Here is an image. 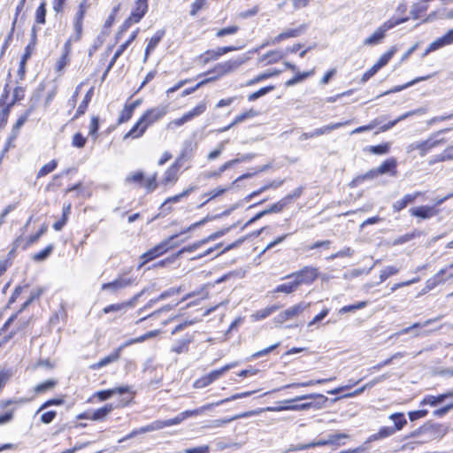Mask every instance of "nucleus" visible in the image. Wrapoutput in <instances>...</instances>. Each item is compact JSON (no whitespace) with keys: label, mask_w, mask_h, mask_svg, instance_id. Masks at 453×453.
Instances as JSON below:
<instances>
[{"label":"nucleus","mask_w":453,"mask_h":453,"mask_svg":"<svg viewBox=\"0 0 453 453\" xmlns=\"http://www.w3.org/2000/svg\"><path fill=\"white\" fill-rule=\"evenodd\" d=\"M178 236V234H173L170 236L168 239L163 241L153 249L150 250L142 256V259H143L142 263L140 265V267L142 266L147 262L153 260L158 256L164 254L168 250L173 249L178 246V243L173 242V240Z\"/></svg>","instance_id":"1"},{"label":"nucleus","mask_w":453,"mask_h":453,"mask_svg":"<svg viewBox=\"0 0 453 453\" xmlns=\"http://www.w3.org/2000/svg\"><path fill=\"white\" fill-rule=\"evenodd\" d=\"M212 408H213V404H208L207 403V404L203 405V406H201V407H199L197 409H195V410H189V411H182V412L178 414L173 418H170V419H166V420H161V423L163 424L162 426L164 428V427H166V426L179 425L183 420H185V419H187L188 418L203 415L205 411L212 410Z\"/></svg>","instance_id":"2"},{"label":"nucleus","mask_w":453,"mask_h":453,"mask_svg":"<svg viewBox=\"0 0 453 453\" xmlns=\"http://www.w3.org/2000/svg\"><path fill=\"white\" fill-rule=\"evenodd\" d=\"M319 275V270L313 266H305L302 270L292 273L285 277V279H295L297 286L302 284H311Z\"/></svg>","instance_id":"3"},{"label":"nucleus","mask_w":453,"mask_h":453,"mask_svg":"<svg viewBox=\"0 0 453 453\" xmlns=\"http://www.w3.org/2000/svg\"><path fill=\"white\" fill-rule=\"evenodd\" d=\"M446 142V140L441 138V139H436L435 137H430L428 138L427 140L426 141H423V142H412L411 144H409L407 147H406V152L407 153H411L414 150H418L419 151V155L421 157H424L426 155V153L428 151H430L432 149L441 145V144H443Z\"/></svg>","instance_id":"4"},{"label":"nucleus","mask_w":453,"mask_h":453,"mask_svg":"<svg viewBox=\"0 0 453 453\" xmlns=\"http://www.w3.org/2000/svg\"><path fill=\"white\" fill-rule=\"evenodd\" d=\"M310 305L311 303L305 302H301L296 305H293L279 313L274 318V322L276 324L281 325L288 320H291L298 317L300 314H302L305 310H307L310 307Z\"/></svg>","instance_id":"5"},{"label":"nucleus","mask_w":453,"mask_h":453,"mask_svg":"<svg viewBox=\"0 0 453 453\" xmlns=\"http://www.w3.org/2000/svg\"><path fill=\"white\" fill-rule=\"evenodd\" d=\"M247 60L248 58L246 57H239L235 59L219 63L216 65L212 70L209 71L208 73H215L217 74V77L224 76L238 69Z\"/></svg>","instance_id":"6"},{"label":"nucleus","mask_w":453,"mask_h":453,"mask_svg":"<svg viewBox=\"0 0 453 453\" xmlns=\"http://www.w3.org/2000/svg\"><path fill=\"white\" fill-rule=\"evenodd\" d=\"M89 7L90 4H88V0L81 1L78 6V10L73 18V40L75 42H79L81 38L83 19Z\"/></svg>","instance_id":"7"},{"label":"nucleus","mask_w":453,"mask_h":453,"mask_svg":"<svg viewBox=\"0 0 453 453\" xmlns=\"http://www.w3.org/2000/svg\"><path fill=\"white\" fill-rule=\"evenodd\" d=\"M406 19H401L395 21H387L383 23L380 27H379L375 32L369 37H367L364 44L365 45H375L380 43L383 38L385 37V34L389 29L393 28L395 26L399 25L403 22H404Z\"/></svg>","instance_id":"8"},{"label":"nucleus","mask_w":453,"mask_h":453,"mask_svg":"<svg viewBox=\"0 0 453 453\" xmlns=\"http://www.w3.org/2000/svg\"><path fill=\"white\" fill-rule=\"evenodd\" d=\"M232 367H234V365H226L222 368L219 370L212 371L209 374L196 380L194 383V387L196 388H202L204 387L209 386L211 383H212L214 380L221 377L226 372L230 370Z\"/></svg>","instance_id":"9"},{"label":"nucleus","mask_w":453,"mask_h":453,"mask_svg":"<svg viewBox=\"0 0 453 453\" xmlns=\"http://www.w3.org/2000/svg\"><path fill=\"white\" fill-rule=\"evenodd\" d=\"M134 283V279L127 277L123 274L119 276L113 281L104 283L102 285V290H110L111 293H117L118 291L126 288Z\"/></svg>","instance_id":"10"},{"label":"nucleus","mask_w":453,"mask_h":453,"mask_svg":"<svg viewBox=\"0 0 453 453\" xmlns=\"http://www.w3.org/2000/svg\"><path fill=\"white\" fill-rule=\"evenodd\" d=\"M167 109L165 106H157L146 111L141 117L146 128L158 121L166 114Z\"/></svg>","instance_id":"11"},{"label":"nucleus","mask_w":453,"mask_h":453,"mask_svg":"<svg viewBox=\"0 0 453 453\" xmlns=\"http://www.w3.org/2000/svg\"><path fill=\"white\" fill-rule=\"evenodd\" d=\"M239 48L234 46L219 47L216 50H207L203 55L201 56V59L203 64H207L210 61L217 60L219 58L233 50H237Z\"/></svg>","instance_id":"12"},{"label":"nucleus","mask_w":453,"mask_h":453,"mask_svg":"<svg viewBox=\"0 0 453 453\" xmlns=\"http://www.w3.org/2000/svg\"><path fill=\"white\" fill-rule=\"evenodd\" d=\"M453 44V28L449 29L445 35L441 37L432 42L428 48L426 49L425 54H428L429 52L437 50L445 46Z\"/></svg>","instance_id":"13"},{"label":"nucleus","mask_w":453,"mask_h":453,"mask_svg":"<svg viewBox=\"0 0 453 453\" xmlns=\"http://www.w3.org/2000/svg\"><path fill=\"white\" fill-rule=\"evenodd\" d=\"M411 215L422 219H427L438 214L439 211L434 206L422 205L410 210Z\"/></svg>","instance_id":"14"},{"label":"nucleus","mask_w":453,"mask_h":453,"mask_svg":"<svg viewBox=\"0 0 453 453\" xmlns=\"http://www.w3.org/2000/svg\"><path fill=\"white\" fill-rule=\"evenodd\" d=\"M124 349V346H119L117 349H115L113 352H111L110 355L103 357L100 361L97 363H95L89 366L92 370H97L102 367H104L113 362H116L119 359L121 351Z\"/></svg>","instance_id":"15"},{"label":"nucleus","mask_w":453,"mask_h":453,"mask_svg":"<svg viewBox=\"0 0 453 453\" xmlns=\"http://www.w3.org/2000/svg\"><path fill=\"white\" fill-rule=\"evenodd\" d=\"M305 29H306V26L305 25H301V26H299V27H297L296 28H292V29H289V28L286 29L282 33L279 34L276 37L272 39V43L273 44H278L279 42H280L283 40H286V39H288V38L297 37L301 34H303Z\"/></svg>","instance_id":"16"},{"label":"nucleus","mask_w":453,"mask_h":453,"mask_svg":"<svg viewBox=\"0 0 453 453\" xmlns=\"http://www.w3.org/2000/svg\"><path fill=\"white\" fill-rule=\"evenodd\" d=\"M423 193L420 191L414 192L412 194H406L403 196V198L395 201L392 208L394 211L398 212L402 210H403L405 207H407L410 203H412L415 202V200L421 196Z\"/></svg>","instance_id":"17"},{"label":"nucleus","mask_w":453,"mask_h":453,"mask_svg":"<svg viewBox=\"0 0 453 453\" xmlns=\"http://www.w3.org/2000/svg\"><path fill=\"white\" fill-rule=\"evenodd\" d=\"M424 431L431 434L433 439H441L449 432V426L442 424H429L423 426Z\"/></svg>","instance_id":"18"},{"label":"nucleus","mask_w":453,"mask_h":453,"mask_svg":"<svg viewBox=\"0 0 453 453\" xmlns=\"http://www.w3.org/2000/svg\"><path fill=\"white\" fill-rule=\"evenodd\" d=\"M181 165H180L179 163H173L165 172L164 174V178L162 180V183L164 185H167L169 183L173 184L175 183L179 179V171L180 169Z\"/></svg>","instance_id":"19"},{"label":"nucleus","mask_w":453,"mask_h":453,"mask_svg":"<svg viewBox=\"0 0 453 453\" xmlns=\"http://www.w3.org/2000/svg\"><path fill=\"white\" fill-rule=\"evenodd\" d=\"M284 58L282 51L274 50H271L258 58V63L265 65H273L279 62Z\"/></svg>","instance_id":"20"},{"label":"nucleus","mask_w":453,"mask_h":453,"mask_svg":"<svg viewBox=\"0 0 453 453\" xmlns=\"http://www.w3.org/2000/svg\"><path fill=\"white\" fill-rule=\"evenodd\" d=\"M252 174L251 173H244L242 175H241L239 178H237L230 187L228 188H214L213 190H211L210 193H208L207 195L209 196V198L204 202L200 206H203L207 202H209L210 200H212L214 198H216L217 196H219L223 194H225L234 183L238 182L239 180H244V179H248L250 177H251Z\"/></svg>","instance_id":"21"},{"label":"nucleus","mask_w":453,"mask_h":453,"mask_svg":"<svg viewBox=\"0 0 453 453\" xmlns=\"http://www.w3.org/2000/svg\"><path fill=\"white\" fill-rule=\"evenodd\" d=\"M148 10L147 0H136L135 8L131 12V19H134V22H139L142 18L145 15Z\"/></svg>","instance_id":"22"},{"label":"nucleus","mask_w":453,"mask_h":453,"mask_svg":"<svg viewBox=\"0 0 453 453\" xmlns=\"http://www.w3.org/2000/svg\"><path fill=\"white\" fill-rule=\"evenodd\" d=\"M395 434V430L392 426H382L379 429V431L373 434H371L367 440L366 443L380 441L390 437Z\"/></svg>","instance_id":"23"},{"label":"nucleus","mask_w":453,"mask_h":453,"mask_svg":"<svg viewBox=\"0 0 453 453\" xmlns=\"http://www.w3.org/2000/svg\"><path fill=\"white\" fill-rule=\"evenodd\" d=\"M164 35H165V32L163 30H158L149 40L148 45L145 49V54H144V58H143L144 63L148 60V58H149L150 52L157 46V44L163 38Z\"/></svg>","instance_id":"24"},{"label":"nucleus","mask_w":453,"mask_h":453,"mask_svg":"<svg viewBox=\"0 0 453 453\" xmlns=\"http://www.w3.org/2000/svg\"><path fill=\"white\" fill-rule=\"evenodd\" d=\"M397 162L395 158H389L384 161L379 167H377V173L379 175L390 173L393 176L396 174Z\"/></svg>","instance_id":"25"},{"label":"nucleus","mask_w":453,"mask_h":453,"mask_svg":"<svg viewBox=\"0 0 453 453\" xmlns=\"http://www.w3.org/2000/svg\"><path fill=\"white\" fill-rule=\"evenodd\" d=\"M313 406L312 403H303L301 404L284 405L279 407H267L265 411H306Z\"/></svg>","instance_id":"26"},{"label":"nucleus","mask_w":453,"mask_h":453,"mask_svg":"<svg viewBox=\"0 0 453 453\" xmlns=\"http://www.w3.org/2000/svg\"><path fill=\"white\" fill-rule=\"evenodd\" d=\"M453 396V391L439 395L437 396L434 395H426L420 403L421 405H431L436 406L444 402L445 399Z\"/></svg>","instance_id":"27"},{"label":"nucleus","mask_w":453,"mask_h":453,"mask_svg":"<svg viewBox=\"0 0 453 453\" xmlns=\"http://www.w3.org/2000/svg\"><path fill=\"white\" fill-rule=\"evenodd\" d=\"M350 121L347 120L345 122H337V123H332L328 124L326 126L321 127L319 128H316L314 131L311 132V136H320L326 134L330 133L333 130L338 129L345 125H348Z\"/></svg>","instance_id":"28"},{"label":"nucleus","mask_w":453,"mask_h":453,"mask_svg":"<svg viewBox=\"0 0 453 453\" xmlns=\"http://www.w3.org/2000/svg\"><path fill=\"white\" fill-rule=\"evenodd\" d=\"M146 130V126H144L143 121H142L140 119L137 123L131 128V130L124 135L123 139L126 140L127 138H139L143 135Z\"/></svg>","instance_id":"29"},{"label":"nucleus","mask_w":453,"mask_h":453,"mask_svg":"<svg viewBox=\"0 0 453 453\" xmlns=\"http://www.w3.org/2000/svg\"><path fill=\"white\" fill-rule=\"evenodd\" d=\"M257 111H254V110L250 109V110H249V111H245V112L242 113V114L238 115V116L235 118V119H234V120L230 125H228L227 127H225L221 128V129L219 130V132H225V131H227V130H229L231 127H234L235 125H237V124H239V123H242V122H243V121H244V120H246V119H251V118H253V117L257 116Z\"/></svg>","instance_id":"30"},{"label":"nucleus","mask_w":453,"mask_h":453,"mask_svg":"<svg viewBox=\"0 0 453 453\" xmlns=\"http://www.w3.org/2000/svg\"><path fill=\"white\" fill-rule=\"evenodd\" d=\"M389 419L394 421L395 426H392L395 432L402 430L407 424L404 414L402 412H395L389 416Z\"/></svg>","instance_id":"31"},{"label":"nucleus","mask_w":453,"mask_h":453,"mask_svg":"<svg viewBox=\"0 0 453 453\" xmlns=\"http://www.w3.org/2000/svg\"><path fill=\"white\" fill-rule=\"evenodd\" d=\"M334 379V378H328V379H319V380H311L304 381V382H295V383L288 384V385L282 387V388H298V387H310V386H313L315 384H324L326 382L333 380Z\"/></svg>","instance_id":"32"},{"label":"nucleus","mask_w":453,"mask_h":453,"mask_svg":"<svg viewBox=\"0 0 453 453\" xmlns=\"http://www.w3.org/2000/svg\"><path fill=\"white\" fill-rule=\"evenodd\" d=\"M113 407L111 404H106L105 406L96 410L90 417H87V419L91 420H101L104 418L111 411Z\"/></svg>","instance_id":"33"},{"label":"nucleus","mask_w":453,"mask_h":453,"mask_svg":"<svg viewBox=\"0 0 453 453\" xmlns=\"http://www.w3.org/2000/svg\"><path fill=\"white\" fill-rule=\"evenodd\" d=\"M253 414L252 411L250 412H245V413H242V414H240V415H237V416H234L233 418H219V419H215V420H212L211 421V424L209 426L210 427H212V428H215V427H221L223 426H225L226 424L233 421V420H235L237 418H246V417H249L250 415Z\"/></svg>","instance_id":"34"},{"label":"nucleus","mask_w":453,"mask_h":453,"mask_svg":"<svg viewBox=\"0 0 453 453\" xmlns=\"http://www.w3.org/2000/svg\"><path fill=\"white\" fill-rule=\"evenodd\" d=\"M440 318H435V319H427L426 320L425 322L423 323H420V322H417V323H414L413 325H411V326H408V327H405V328H403L402 330H400L399 332H397L395 334L396 335H402V334H406L408 333H410L412 329H415V328H421V327H425V326H429L430 324L435 322V321H438Z\"/></svg>","instance_id":"35"},{"label":"nucleus","mask_w":453,"mask_h":453,"mask_svg":"<svg viewBox=\"0 0 453 453\" xmlns=\"http://www.w3.org/2000/svg\"><path fill=\"white\" fill-rule=\"evenodd\" d=\"M192 342L191 338L182 339L177 342L172 348L171 351L176 354L186 353L188 351V345Z\"/></svg>","instance_id":"36"},{"label":"nucleus","mask_w":453,"mask_h":453,"mask_svg":"<svg viewBox=\"0 0 453 453\" xmlns=\"http://www.w3.org/2000/svg\"><path fill=\"white\" fill-rule=\"evenodd\" d=\"M293 280L292 281H289V282H287V283H283V284H280L279 286L276 287V288L273 290L274 293H285V294H291L293 292H295L298 286H297V283L296 282L295 279H292Z\"/></svg>","instance_id":"37"},{"label":"nucleus","mask_w":453,"mask_h":453,"mask_svg":"<svg viewBox=\"0 0 453 453\" xmlns=\"http://www.w3.org/2000/svg\"><path fill=\"white\" fill-rule=\"evenodd\" d=\"M377 176H379V173H377V168L371 169L370 171H368L365 174L357 176L352 180L351 186L352 187L357 186V185L361 184L363 181H365V180H372V179L376 178Z\"/></svg>","instance_id":"38"},{"label":"nucleus","mask_w":453,"mask_h":453,"mask_svg":"<svg viewBox=\"0 0 453 453\" xmlns=\"http://www.w3.org/2000/svg\"><path fill=\"white\" fill-rule=\"evenodd\" d=\"M93 92H94V88H90L88 89V91L87 92V94L85 95L82 102L79 105V107L77 109V111H76V113L74 115V118H79L81 115H82L85 112V111H86V109L88 107V103L90 102V100L92 98Z\"/></svg>","instance_id":"39"},{"label":"nucleus","mask_w":453,"mask_h":453,"mask_svg":"<svg viewBox=\"0 0 453 453\" xmlns=\"http://www.w3.org/2000/svg\"><path fill=\"white\" fill-rule=\"evenodd\" d=\"M206 103L201 102L199 103L194 109L185 113L186 119L190 121L195 117L200 116L202 113H203L206 110Z\"/></svg>","instance_id":"40"},{"label":"nucleus","mask_w":453,"mask_h":453,"mask_svg":"<svg viewBox=\"0 0 453 453\" xmlns=\"http://www.w3.org/2000/svg\"><path fill=\"white\" fill-rule=\"evenodd\" d=\"M191 151H192L191 142H186L184 145V148L181 150L180 155L175 160V163H179L180 165L182 166L183 162L185 160H190L192 158Z\"/></svg>","instance_id":"41"},{"label":"nucleus","mask_w":453,"mask_h":453,"mask_svg":"<svg viewBox=\"0 0 453 453\" xmlns=\"http://www.w3.org/2000/svg\"><path fill=\"white\" fill-rule=\"evenodd\" d=\"M255 392L256 391H247V392H242V393H239V394H234V395H231L230 397L222 399V400L215 402V403H211L210 404H213V407L219 406V405H221V404H223L225 403L234 401V400H237V399H240V398L248 397V396L251 395Z\"/></svg>","instance_id":"42"},{"label":"nucleus","mask_w":453,"mask_h":453,"mask_svg":"<svg viewBox=\"0 0 453 453\" xmlns=\"http://www.w3.org/2000/svg\"><path fill=\"white\" fill-rule=\"evenodd\" d=\"M70 212H71V204L68 203L66 205H64V207H63V219L55 222L54 225H53V228L56 231H60L64 227V226L65 225V223L67 221V219H68V216H69Z\"/></svg>","instance_id":"43"},{"label":"nucleus","mask_w":453,"mask_h":453,"mask_svg":"<svg viewBox=\"0 0 453 453\" xmlns=\"http://www.w3.org/2000/svg\"><path fill=\"white\" fill-rule=\"evenodd\" d=\"M288 205V199H281L279 202L272 204L267 209L264 210V213L265 215L271 214V213H277L280 212L284 207Z\"/></svg>","instance_id":"44"},{"label":"nucleus","mask_w":453,"mask_h":453,"mask_svg":"<svg viewBox=\"0 0 453 453\" xmlns=\"http://www.w3.org/2000/svg\"><path fill=\"white\" fill-rule=\"evenodd\" d=\"M418 111H408V112L404 113V114L399 116L396 119H395L393 121H390L388 124L383 125L380 127V131L385 132V131L389 130L390 128L395 127L398 122L405 119L406 118H408L410 116H412V115L416 114V112H418Z\"/></svg>","instance_id":"45"},{"label":"nucleus","mask_w":453,"mask_h":453,"mask_svg":"<svg viewBox=\"0 0 453 453\" xmlns=\"http://www.w3.org/2000/svg\"><path fill=\"white\" fill-rule=\"evenodd\" d=\"M396 51V48L395 46L391 47L387 52H385L380 59L375 63V65L380 69L384 65H386L388 61L392 58L394 54Z\"/></svg>","instance_id":"46"},{"label":"nucleus","mask_w":453,"mask_h":453,"mask_svg":"<svg viewBox=\"0 0 453 453\" xmlns=\"http://www.w3.org/2000/svg\"><path fill=\"white\" fill-rule=\"evenodd\" d=\"M57 383H58V381L56 380H48L42 383L38 384L35 388V392L37 394H42L46 391L51 390L52 388H55Z\"/></svg>","instance_id":"47"},{"label":"nucleus","mask_w":453,"mask_h":453,"mask_svg":"<svg viewBox=\"0 0 453 453\" xmlns=\"http://www.w3.org/2000/svg\"><path fill=\"white\" fill-rule=\"evenodd\" d=\"M403 357H404V353H403V352H396L394 355H392L389 358H388V359L379 363L378 365L371 367L370 370L379 371L382 367L390 365L395 359L402 358Z\"/></svg>","instance_id":"48"},{"label":"nucleus","mask_w":453,"mask_h":453,"mask_svg":"<svg viewBox=\"0 0 453 453\" xmlns=\"http://www.w3.org/2000/svg\"><path fill=\"white\" fill-rule=\"evenodd\" d=\"M314 73V71H311V72H304V73H297L294 78L288 80L286 81L285 85L287 87H291V86H294L296 85V83L298 82H301L303 81V80H305L306 78L311 76L312 74Z\"/></svg>","instance_id":"49"},{"label":"nucleus","mask_w":453,"mask_h":453,"mask_svg":"<svg viewBox=\"0 0 453 453\" xmlns=\"http://www.w3.org/2000/svg\"><path fill=\"white\" fill-rule=\"evenodd\" d=\"M382 378H384V376H380V377L376 378L375 380L370 381L369 383H366L365 386L357 388L354 392L349 393V394L345 395L344 397L349 398V397H353V396H356V395H358L362 394L365 391V388H372L373 385H375L376 383L380 382L382 380Z\"/></svg>","instance_id":"50"},{"label":"nucleus","mask_w":453,"mask_h":453,"mask_svg":"<svg viewBox=\"0 0 453 453\" xmlns=\"http://www.w3.org/2000/svg\"><path fill=\"white\" fill-rule=\"evenodd\" d=\"M277 310H278V307L275 305L266 307L263 310L257 311L253 315V317L256 320L264 319L267 318L268 316H270L273 312H274Z\"/></svg>","instance_id":"51"},{"label":"nucleus","mask_w":453,"mask_h":453,"mask_svg":"<svg viewBox=\"0 0 453 453\" xmlns=\"http://www.w3.org/2000/svg\"><path fill=\"white\" fill-rule=\"evenodd\" d=\"M133 113H134V106L125 105V107L123 108V110L121 111V112L119 116L118 123L121 124V123H125V122L128 121L131 119Z\"/></svg>","instance_id":"52"},{"label":"nucleus","mask_w":453,"mask_h":453,"mask_svg":"<svg viewBox=\"0 0 453 453\" xmlns=\"http://www.w3.org/2000/svg\"><path fill=\"white\" fill-rule=\"evenodd\" d=\"M354 255V250H352L349 247H346L341 250H339L336 253L332 254L331 256L327 257V260H334L338 257H351Z\"/></svg>","instance_id":"53"},{"label":"nucleus","mask_w":453,"mask_h":453,"mask_svg":"<svg viewBox=\"0 0 453 453\" xmlns=\"http://www.w3.org/2000/svg\"><path fill=\"white\" fill-rule=\"evenodd\" d=\"M399 272V268L390 265L385 267L380 274V282L385 281L388 277L396 274Z\"/></svg>","instance_id":"54"},{"label":"nucleus","mask_w":453,"mask_h":453,"mask_svg":"<svg viewBox=\"0 0 453 453\" xmlns=\"http://www.w3.org/2000/svg\"><path fill=\"white\" fill-rule=\"evenodd\" d=\"M273 89H274V86H267V87L261 88L257 91L249 95L248 100L255 101V100L258 99L259 97L266 95L267 93L273 91Z\"/></svg>","instance_id":"55"},{"label":"nucleus","mask_w":453,"mask_h":453,"mask_svg":"<svg viewBox=\"0 0 453 453\" xmlns=\"http://www.w3.org/2000/svg\"><path fill=\"white\" fill-rule=\"evenodd\" d=\"M143 180H144V174L141 171L132 173L129 175H127L125 179L126 183L136 182V183H139L140 186L142 185Z\"/></svg>","instance_id":"56"},{"label":"nucleus","mask_w":453,"mask_h":453,"mask_svg":"<svg viewBox=\"0 0 453 453\" xmlns=\"http://www.w3.org/2000/svg\"><path fill=\"white\" fill-rule=\"evenodd\" d=\"M57 161L51 160L50 163L44 165L38 172L37 178H41L53 172L57 167Z\"/></svg>","instance_id":"57"},{"label":"nucleus","mask_w":453,"mask_h":453,"mask_svg":"<svg viewBox=\"0 0 453 453\" xmlns=\"http://www.w3.org/2000/svg\"><path fill=\"white\" fill-rule=\"evenodd\" d=\"M30 112H31V110H28L23 115H21L17 122L15 123V125L13 126V128H12V132H13V136L12 138L14 139L17 135V133L19 132V130L20 129V127L24 125V123L27 120V118L28 116L30 115Z\"/></svg>","instance_id":"58"},{"label":"nucleus","mask_w":453,"mask_h":453,"mask_svg":"<svg viewBox=\"0 0 453 453\" xmlns=\"http://www.w3.org/2000/svg\"><path fill=\"white\" fill-rule=\"evenodd\" d=\"M389 150H390L389 142H387L384 144H380V145H375V146H371L369 148L370 152H372L373 154H377V155L387 154L389 152Z\"/></svg>","instance_id":"59"},{"label":"nucleus","mask_w":453,"mask_h":453,"mask_svg":"<svg viewBox=\"0 0 453 453\" xmlns=\"http://www.w3.org/2000/svg\"><path fill=\"white\" fill-rule=\"evenodd\" d=\"M366 305H367V302L361 301L355 304L343 306L342 308L340 309L339 312L340 313L353 312L357 310H360V309L366 307Z\"/></svg>","instance_id":"60"},{"label":"nucleus","mask_w":453,"mask_h":453,"mask_svg":"<svg viewBox=\"0 0 453 453\" xmlns=\"http://www.w3.org/2000/svg\"><path fill=\"white\" fill-rule=\"evenodd\" d=\"M142 186H143L147 189L148 192L154 191L157 187V173H154L152 176H150L147 179H144Z\"/></svg>","instance_id":"61"},{"label":"nucleus","mask_w":453,"mask_h":453,"mask_svg":"<svg viewBox=\"0 0 453 453\" xmlns=\"http://www.w3.org/2000/svg\"><path fill=\"white\" fill-rule=\"evenodd\" d=\"M54 246L48 245L44 250L34 255L33 259L35 261H42L46 259L53 251Z\"/></svg>","instance_id":"62"},{"label":"nucleus","mask_w":453,"mask_h":453,"mask_svg":"<svg viewBox=\"0 0 453 453\" xmlns=\"http://www.w3.org/2000/svg\"><path fill=\"white\" fill-rule=\"evenodd\" d=\"M46 4L42 2L35 12V21L39 24L45 23Z\"/></svg>","instance_id":"63"},{"label":"nucleus","mask_w":453,"mask_h":453,"mask_svg":"<svg viewBox=\"0 0 453 453\" xmlns=\"http://www.w3.org/2000/svg\"><path fill=\"white\" fill-rule=\"evenodd\" d=\"M86 142H87V139L81 133H76L73 136L72 145L73 147L81 149L85 146Z\"/></svg>","instance_id":"64"}]
</instances>
